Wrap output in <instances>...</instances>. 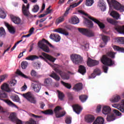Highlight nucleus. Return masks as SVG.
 Wrapping results in <instances>:
<instances>
[{
	"mask_svg": "<svg viewBox=\"0 0 124 124\" xmlns=\"http://www.w3.org/2000/svg\"><path fill=\"white\" fill-rule=\"evenodd\" d=\"M116 120V116L114 115V114H109L108 115L107 117V121L108 122H113V121H115Z\"/></svg>",
	"mask_w": 124,
	"mask_h": 124,
	"instance_id": "bb28decb",
	"label": "nucleus"
},
{
	"mask_svg": "<svg viewBox=\"0 0 124 124\" xmlns=\"http://www.w3.org/2000/svg\"><path fill=\"white\" fill-rule=\"evenodd\" d=\"M71 60L74 64H80L83 62V58L78 54L71 55Z\"/></svg>",
	"mask_w": 124,
	"mask_h": 124,
	"instance_id": "0eeeda50",
	"label": "nucleus"
},
{
	"mask_svg": "<svg viewBox=\"0 0 124 124\" xmlns=\"http://www.w3.org/2000/svg\"><path fill=\"white\" fill-rule=\"evenodd\" d=\"M102 112L104 115H107V114H109L111 112V108L108 106H105L103 107Z\"/></svg>",
	"mask_w": 124,
	"mask_h": 124,
	"instance_id": "393cba45",
	"label": "nucleus"
},
{
	"mask_svg": "<svg viewBox=\"0 0 124 124\" xmlns=\"http://www.w3.org/2000/svg\"><path fill=\"white\" fill-rule=\"evenodd\" d=\"M39 10V6L36 5L33 6V9H32L33 12H37Z\"/></svg>",
	"mask_w": 124,
	"mask_h": 124,
	"instance_id": "4d7b16f0",
	"label": "nucleus"
},
{
	"mask_svg": "<svg viewBox=\"0 0 124 124\" xmlns=\"http://www.w3.org/2000/svg\"><path fill=\"white\" fill-rule=\"evenodd\" d=\"M108 65H105V64H104V65H103L102 68H103V72L105 73H107V72L108 71Z\"/></svg>",
	"mask_w": 124,
	"mask_h": 124,
	"instance_id": "6e6d98bb",
	"label": "nucleus"
},
{
	"mask_svg": "<svg viewBox=\"0 0 124 124\" xmlns=\"http://www.w3.org/2000/svg\"><path fill=\"white\" fill-rule=\"evenodd\" d=\"M62 107L60 106H57L54 109V112L55 114V116L56 118H62V117H63V116L65 115V111H62L61 112V114L60 113V111L62 110Z\"/></svg>",
	"mask_w": 124,
	"mask_h": 124,
	"instance_id": "9d476101",
	"label": "nucleus"
},
{
	"mask_svg": "<svg viewBox=\"0 0 124 124\" xmlns=\"http://www.w3.org/2000/svg\"><path fill=\"white\" fill-rule=\"evenodd\" d=\"M78 72L84 75L86 73V67L83 65H80L78 68Z\"/></svg>",
	"mask_w": 124,
	"mask_h": 124,
	"instance_id": "2f4dec72",
	"label": "nucleus"
},
{
	"mask_svg": "<svg viewBox=\"0 0 124 124\" xmlns=\"http://www.w3.org/2000/svg\"><path fill=\"white\" fill-rule=\"evenodd\" d=\"M79 18L76 16L72 17L71 19V23L73 25H77V24H79Z\"/></svg>",
	"mask_w": 124,
	"mask_h": 124,
	"instance_id": "c756f323",
	"label": "nucleus"
},
{
	"mask_svg": "<svg viewBox=\"0 0 124 124\" xmlns=\"http://www.w3.org/2000/svg\"><path fill=\"white\" fill-rule=\"evenodd\" d=\"M85 119L88 123H93L94 121V116L92 115H88L86 116Z\"/></svg>",
	"mask_w": 124,
	"mask_h": 124,
	"instance_id": "473e14b6",
	"label": "nucleus"
},
{
	"mask_svg": "<svg viewBox=\"0 0 124 124\" xmlns=\"http://www.w3.org/2000/svg\"><path fill=\"white\" fill-rule=\"evenodd\" d=\"M98 6L100 7L102 11H105V10H106V3L104 2L102 0L99 1Z\"/></svg>",
	"mask_w": 124,
	"mask_h": 124,
	"instance_id": "6ab92c4d",
	"label": "nucleus"
},
{
	"mask_svg": "<svg viewBox=\"0 0 124 124\" xmlns=\"http://www.w3.org/2000/svg\"><path fill=\"white\" fill-rule=\"evenodd\" d=\"M93 2H94L93 0H86V4L87 6H92L93 4Z\"/></svg>",
	"mask_w": 124,
	"mask_h": 124,
	"instance_id": "864d4df0",
	"label": "nucleus"
},
{
	"mask_svg": "<svg viewBox=\"0 0 124 124\" xmlns=\"http://www.w3.org/2000/svg\"><path fill=\"white\" fill-rule=\"evenodd\" d=\"M65 123L67 124H71V117H66L65 119Z\"/></svg>",
	"mask_w": 124,
	"mask_h": 124,
	"instance_id": "052dcab7",
	"label": "nucleus"
},
{
	"mask_svg": "<svg viewBox=\"0 0 124 124\" xmlns=\"http://www.w3.org/2000/svg\"><path fill=\"white\" fill-rule=\"evenodd\" d=\"M110 15L112 16V17H113V18H114V19H116L117 20L120 18V14L115 11L111 12Z\"/></svg>",
	"mask_w": 124,
	"mask_h": 124,
	"instance_id": "e433bc0d",
	"label": "nucleus"
},
{
	"mask_svg": "<svg viewBox=\"0 0 124 124\" xmlns=\"http://www.w3.org/2000/svg\"><path fill=\"white\" fill-rule=\"evenodd\" d=\"M16 74L19 75V76H21V77H23V78H25V79H31V77L26 76L25 74L22 73L20 70H17Z\"/></svg>",
	"mask_w": 124,
	"mask_h": 124,
	"instance_id": "f704fd0d",
	"label": "nucleus"
},
{
	"mask_svg": "<svg viewBox=\"0 0 124 124\" xmlns=\"http://www.w3.org/2000/svg\"><path fill=\"white\" fill-rule=\"evenodd\" d=\"M101 111V105H98L96 108L97 113H99Z\"/></svg>",
	"mask_w": 124,
	"mask_h": 124,
	"instance_id": "338daca9",
	"label": "nucleus"
},
{
	"mask_svg": "<svg viewBox=\"0 0 124 124\" xmlns=\"http://www.w3.org/2000/svg\"><path fill=\"white\" fill-rule=\"evenodd\" d=\"M104 124V119L101 117H97L93 124Z\"/></svg>",
	"mask_w": 124,
	"mask_h": 124,
	"instance_id": "cd10ccee",
	"label": "nucleus"
},
{
	"mask_svg": "<svg viewBox=\"0 0 124 124\" xmlns=\"http://www.w3.org/2000/svg\"><path fill=\"white\" fill-rule=\"evenodd\" d=\"M73 110L77 114H80L81 111H82V107L78 105H75L73 106Z\"/></svg>",
	"mask_w": 124,
	"mask_h": 124,
	"instance_id": "412c9836",
	"label": "nucleus"
},
{
	"mask_svg": "<svg viewBox=\"0 0 124 124\" xmlns=\"http://www.w3.org/2000/svg\"><path fill=\"white\" fill-rule=\"evenodd\" d=\"M112 107L114 108H116L119 111L122 112V113H124V107L121 106V104H112Z\"/></svg>",
	"mask_w": 124,
	"mask_h": 124,
	"instance_id": "b1692460",
	"label": "nucleus"
},
{
	"mask_svg": "<svg viewBox=\"0 0 124 124\" xmlns=\"http://www.w3.org/2000/svg\"><path fill=\"white\" fill-rule=\"evenodd\" d=\"M116 52H114L113 51H108L106 53V55H104L101 58V62L103 64L105 65H108V66H112L115 64V61H113L111 59H115V57ZM108 57H109V58Z\"/></svg>",
	"mask_w": 124,
	"mask_h": 124,
	"instance_id": "f257e3e1",
	"label": "nucleus"
},
{
	"mask_svg": "<svg viewBox=\"0 0 124 124\" xmlns=\"http://www.w3.org/2000/svg\"><path fill=\"white\" fill-rule=\"evenodd\" d=\"M28 64H29V63H28V62L27 61L22 62L21 63V68H22V69H26V68L28 67Z\"/></svg>",
	"mask_w": 124,
	"mask_h": 124,
	"instance_id": "c03bdc74",
	"label": "nucleus"
},
{
	"mask_svg": "<svg viewBox=\"0 0 124 124\" xmlns=\"http://www.w3.org/2000/svg\"><path fill=\"white\" fill-rule=\"evenodd\" d=\"M1 89L2 90L0 91V98H6V97H7V94L4 93L3 91L7 93H10L11 90L9 88V85L7 83H4L1 86Z\"/></svg>",
	"mask_w": 124,
	"mask_h": 124,
	"instance_id": "7ed1b4c3",
	"label": "nucleus"
},
{
	"mask_svg": "<svg viewBox=\"0 0 124 124\" xmlns=\"http://www.w3.org/2000/svg\"><path fill=\"white\" fill-rule=\"evenodd\" d=\"M21 95L27 99L28 101H29V102L33 104H36V100H35V98L31 92H27V93L22 94Z\"/></svg>",
	"mask_w": 124,
	"mask_h": 124,
	"instance_id": "20e7f679",
	"label": "nucleus"
},
{
	"mask_svg": "<svg viewBox=\"0 0 124 124\" xmlns=\"http://www.w3.org/2000/svg\"><path fill=\"white\" fill-rule=\"evenodd\" d=\"M5 17H6V14H5L4 10L3 9L0 8V18L5 19Z\"/></svg>",
	"mask_w": 124,
	"mask_h": 124,
	"instance_id": "ea45409f",
	"label": "nucleus"
},
{
	"mask_svg": "<svg viewBox=\"0 0 124 124\" xmlns=\"http://www.w3.org/2000/svg\"><path fill=\"white\" fill-rule=\"evenodd\" d=\"M61 84H62L65 87V88H67V89H68L70 90V89H71V85L68 83L64 82L63 81H61Z\"/></svg>",
	"mask_w": 124,
	"mask_h": 124,
	"instance_id": "8fccbe9b",
	"label": "nucleus"
},
{
	"mask_svg": "<svg viewBox=\"0 0 124 124\" xmlns=\"http://www.w3.org/2000/svg\"><path fill=\"white\" fill-rule=\"evenodd\" d=\"M42 113L45 115H53V114H54V111H53V110L49 109L45 111H43Z\"/></svg>",
	"mask_w": 124,
	"mask_h": 124,
	"instance_id": "a19ab883",
	"label": "nucleus"
},
{
	"mask_svg": "<svg viewBox=\"0 0 124 124\" xmlns=\"http://www.w3.org/2000/svg\"><path fill=\"white\" fill-rule=\"evenodd\" d=\"M88 18L90 20L93 21V22H94V23H95V24H97L98 26H99L100 29H101V30H103V29L105 28V25L99 21V20H97V19L94 18L92 16H88Z\"/></svg>",
	"mask_w": 124,
	"mask_h": 124,
	"instance_id": "ddd939ff",
	"label": "nucleus"
},
{
	"mask_svg": "<svg viewBox=\"0 0 124 124\" xmlns=\"http://www.w3.org/2000/svg\"><path fill=\"white\" fill-rule=\"evenodd\" d=\"M10 17L12 22H13L14 24L16 25H20V24H21V19H20L19 17L12 15L10 16Z\"/></svg>",
	"mask_w": 124,
	"mask_h": 124,
	"instance_id": "2eb2a0df",
	"label": "nucleus"
},
{
	"mask_svg": "<svg viewBox=\"0 0 124 124\" xmlns=\"http://www.w3.org/2000/svg\"><path fill=\"white\" fill-rule=\"evenodd\" d=\"M33 89L35 93H38L41 89V86L38 84H34Z\"/></svg>",
	"mask_w": 124,
	"mask_h": 124,
	"instance_id": "4c0bfd02",
	"label": "nucleus"
},
{
	"mask_svg": "<svg viewBox=\"0 0 124 124\" xmlns=\"http://www.w3.org/2000/svg\"><path fill=\"white\" fill-rule=\"evenodd\" d=\"M38 57L39 58H40L41 60H43V61L46 62H48V61L51 62H55V61L56 60L55 58L53 57L52 56L45 52H42V55H40Z\"/></svg>",
	"mask_w": 124,
	"mask_h": 124,
	"instance_id": "39448f33",
	"label": "nucleus"
},
{
	"mask_svg": "<svg viewBox=\"0 0 124 124\" xmlns=\"http://www.w3.org/2000/svg\"><path fill=\"white\" fill-rule=\"evenodd\" d=\"M31 76L32 77H36V71L34 70H32L31 72Z\"/></svg>",
	"mask_w": 124,
	"mask_h": 124,
	"instance_id": "0e129e2a",
	"label": "nucleus"
},
{
	"mask_svg": "<svg viewBox=\"0 0 124 124\" xmlns=\"http://www.w3.org/2000/svg\"><path fill=\"white\" fill-rule=\"evenodd\" d=\"M111 3L113 6V8L116 10H120V12H124V6L122 5L121 3H119L116 0H111Z\"/></svg>",
	"mask_w": 124,
	"mask_h": 124,
	"instance_id": "1a4fd4ad",
	"label": "nucleus"
},
{
	"mask_svg": "<svg viewBox=\"0 0 124 124\" xmlns=\"http://www.w3.org/2000/svg\"><path fill=\"white\" fill-rule=\"evenodd\" d=\"M87 65L90 67H93V66H95L97 65L99 62L96 60H93L92 58L89 57L87 60Z\"/></svg>",
	"mask_w": 124,
	"mask_h": 124,
	"instance_id": "f8f14e48",
	"label": "nucleus"
},
{
	"mask_svg": "<svg viewBox=\"0 0 124 124\" xmlns=\"http://www.w3.org/2000/svg\"><path fill=\"white\" fill-rule=\"evenodd\" d=\"M11 99H12L13 101H16V102H19V101H20V98L18 95L12 96L11 97Z\"/></svg>",
	"mask_w": 124,
	"mask_h": 124,
	"instance_id": "09e8293b",
	"label": "nucleus"
},
{
	"mask_svg": "<svg viewBox=\"0 0 124 124\" xmlns=\"http://www.w3.org/2000/svg\"><path fill=\"white\" fill-rule=\"evenodd\" d=\"M64 21V17L63 16H61L59 17L55 22L56 25H59L60 23H62Z\"/></svg>",
	"mask_w": 124,
	"mask_h": 124,
	"instance_id": "37998d69",
	"label": "nucleus"
},
{
	"mask_svg": "<svg viewBox=\"0 0 124 124\" xmlns=\"http://www.w3.org/2000/svg\"><path fill=\"white\" fill-rule=\"evenodd\" d=\"M5 26H6L9 32H10V33H12V34H14V33L16 32V30H15V28H14V27H13L10 26L9 24H8V23H5Z\"/></svg>",
	"mask_w": 124,
	"mask_h": 124,
	"instance_id": "aec40b11",
	"label": "nucleus"
},
{
	"mask_svg": "<svg viewBox=\"0 0 124 124\" xmlns=\"http://www.w3.org/2000/svg\"><path fill=\"white\" fill-rule=\"evenodd\" d=\"M121 100V96L120 95H114L111 98L109 99V101L111 103H116L119 102V101Z\"/></svg>",
	"mask_w": 124,
	"mask_h": 124,
	"instance_id": "a211bd4d",
	"label": "nucleus"
},
{
	"mask_svg": "<svg viewBox=\"0 0 124 124\" xmlns=\"http://www.w3.org/2000/svg\"><path fill=\"white\" fill-rule=\"evenodd\" d=\"M114 29L115 31H117L119 33L124 34V26H116L114 27Z\"/></svg>",
	"mask_w": 124,
	"mask_h": 124,
	"instance_id": "5701e85b",
	"label": "nucleus"
},
{
	"mask_svg": "<svg viewBox=\"0 0 124 124\" xmlns=\"http://www.w3.org/2000/svg\"><path fill=\"white\" fill-rule=\"evenodd\" d=\"M113 112L114 113V114H115L116 116H121V115H122V113L117 109H114Z\"/></svg>",
	"mask_w": 124,
	"mask_h": 124,
	"instance_id": "680f3d73",
	"label": "nucleus"
},
{
	"mask_svg": "<svg viewBox=\"0 0 124 124\" xmlns=\"http://www.w3.org/2000/svg\"><path fill=\"white\" fill-rule=\"evenodd\" d=\"M5 78H6V75L1 76L0 78V83L4 81Z\"/></svg>",
	"mask_w": 124,
	"mask_h": 124,
	"instance_id": "774afa93",
	"label": "nucleus"
},
{
	"mask_svg": "<svg viewBox=\"0 0 124 124\" xmlns=\"http://www.w3.org/2000/svg\"><path fill=\"white\" fill-rule=\"evenodd\" d=\"M9 119L11 121V122H13V123H16V124H23L22 121L18 119L16 116V114L14 112H12L10 114Z\"/></svg>",
	"mask_w": 124,
	"mask_h": 124,
	"instance_id": "9b49d317",
	"label": "nucleus"
},
{
	"mask_svg": "<svg viewBox=\"0 0 124 124\" xmlns=\"http://www.w3.org/2000/svg\"><path fill=\"white\" fill-rule=\"evenodd\" d=\"M107 21L108 23L111 24V25H116L117 23H118L117 21H115L110 17L107 18Z\"/></svg>",
	"mask_w": 124,
	"mask_h": 124,
	"instance_id": "79ce46f5",
	"label": "nucleus"
},
{
	"mask_svg": "<svg viewBox=\"0 0 124 124\" xmlns=\"http://www.w3.org/2000/svg\"><path fill=\"white\" fill-rule=\"evenodd\" d=\"M50 39L54 40L56 42H59L61 41V36L58 34H51L49 36Z\"/></svg>",
	"mask_w": 124,
	"mask_h": 124,
	"instance_id": "dca6fc26",
	"label": "nucleus"
},
{
	"mask_svg": "<svg viewBox=\"0 0 124 124\" xmlns=\"http://www.w3.org/2000/svg\"><path fill=\"white\" fill-rule=\"evenodd\" d=\"M113 48L115 51H118V52H121L122 53H124V47H121L117 46H113Z\"/></svg>",
	"mask_w": 124,
	"mask_h": 124,
	"instance_id": "58836bf2",
	"label": "nucleus"
},
{
	"mask_svg": "<svg viewBox=\"0 0 124 124\" xmlns=\"http://www.w3.org/2000/svg\"><path fill=\"white\" fill-rule=\"evenodd\" d=\"M50 77L54 79L55 81H60L61 80V78L59 75H58L55 72L53 71L51 74L49 75Z\"/></svg>",
	"mask_w": 124,
	"mask_h": 124,
	"instance_id": "a878e982",
	"label": "nucleus"
},
{
	"mask_svg": "<svg viewBox=\"0 0 124 124\" xmlns=\"http://www.w3.org/2000/svg\"><path fill=\"white\" fill-rule=\"evenodd\" d=\"M52 78H47L45 79L44 82V85L45 87H49L52 84Z\"/></svg>",
	"mask_w": 124,
	"mask_h": 124,
	"instance_id": "c85d7f7f",
	"label": "nucleus"
},
{
	"mask_svg": "<svg viewBox=\"0 0 124 124\" xmlns=\"http://www.w3.org/2000/svg\"><path fill=\"white\" fill-rule=\"evenodd\" d=\"M29 8H30V4H28L26 7L24 4L22 6V13L26 17H29V15H30Z\"/></svg>",
	"mask_w": 124,
	"mask_h": 124,
	"instance_id": "4468645a",
	"label": "nucleus"
},
{
	"mask_svg": "<svg viewBox=\"0 0 124 124\" xmlns=\"http://www.w3.org/2000/svg\"><path fill=\"white\" fill-rule=\"evenodd\" d=\"M22 41H23V40H21L20 41H17L16 43L14 46L11 48V51H13V50H14V49L16 48L17 45L19 44L20 42H22Z\"/></svg>",
	"mask_w": 124,
	"mask_h": 124,
	"instance_id": "bf43d9fd",
	"label": "nucleus"
},
{
	"mask_svg": "<svg viewBox=\"0 0 124 124\" xmlns=\"http://www.w3.org/2000/svg\"><path fill=\"white\" fill-rule=\"evenodd\" d=\"M39 57L36 55H30L26 58L28 61H34V60H38Z\"/></svg>",
	"mask_w": 124,
	"mask_h": 124,
	"instance_id": "c9c22d12",
	"label": "nucleus"
},
{
	"mask_svg": "<svg viewBox=\"0 0 124 124\" xmlns=\"http://www.w3.org/2000/svg\"><path fill=\"white\" fill-rule=\"evenodd\" d=\"M83 87V85L82 84V83H77V84H76L73 89L74 90H75V91H77V92H78L79 91H81V90H82V88Z\"/></svg>",
	"mask_w": 124,
	"mask_h": 124,
	"instance_id": "7c9ffc66",
	"label": "nucleus"
},
{
	"mask_svg": "<svg viewBox=\"0 0 124 124\" xmlns=\"http://www.w3.org/2000/svg\"><path fill=\"white\" fill-rule=\"evenodd\" d=\"M78 30L81 34L86 35V36L88 37H93V36H94V33L91 30H88L86 28H78Z\"/></svg>",
	"mask_w": 124,
	"mask_h": 124,
	"instance_id": "423d86ee",
	"label": "nucleus"
},
{
	"mask_svg": "<svg viewBox=\"0 0 124 124\" xmlns=\"http://www.w3.org/2000/svg\"><path fill=\"white\" fill-rule=\"evenodd\" d=\"M4 101L8 104V105H9V106H14V107L17 108V106L16 105H15L14 103H13L11 101L9 100H4Z\"/></svg>",
	"mask_w": 124,
	"mask_h": 124,
	"instance_id": "49530a36",
	"label": "nucleus"
},
{
	"mask_svg": "<svg viewBox=\"0 0 124 124\" xmlns=\"http://www.w3.org/2000/svg\"><path fill=\"white\" fill-rule=\"evenodd\" d=\"M54 71L56 73H58V74L60 75L61 78H62L63 80H69V78H70L69 74L63 72L62 71L58 69V68H55Z\"/></svg>",
	"mask_w": 124,
	"mask_h": 124,
	"instance_id": "6e6552de",
	"label": "nucleus"
},
{
	"mask_svg": "<svg viewBox=\"0 0 124 124\" xmlns=\"http://www.w3.org/2000/svg\"><path fill=\"white\" fill-rule=\"evenodd\" d=\"M44 43L47 44V45H48V46H49V47L51 48H54V46L45 39H43L42 41H39L38 44V46L44 52H46V53L50 52V49L49 48V47H48V46L45 45Z\"/></svg>",
	"mask_w": 124,
	"mask_h": 124,
	"instance_id": "f03ea898",
	"label": "nucleus"
},
{
	"mask_svg": "<svg viewBox=\"0 0 124 124\" xmlns=\"http://www.w3.org/2000/svg\"><path fill=\"white\" fill-rule=\"evenodd\" d=\"M54 31H55V32H58V33H61L62 34H63V35H65L66 36H67V35H69V33L67 32L66 30L62 29V28L55 29L54 30Z\"/></svg>",
	"mask_w": 124,
	"mask_h": 124,
	"instance_id": "f3484780",
	"label": "nucleus"
},
{
	"mask_svg": "<svg viewBox=\"0 0 124 124\" xmlns=\"http://www.w3.org/2000/svg\"><path fill=\"white\" fill-rule=\"evenodd\" d=\"M16 83H17V81L15 79H13L10 82V84L11 86H15Z\"/></svg>",
	"mask_w": 124,
	"mask_h": 124,
	"instance_id": "e2e57ef3",
	"label": "nucleus"
},
{
	"mask_svg": "<svg viewBox=\"0 0 124 124\" xmlns=\"http://www.w3.org/2000/svg\"><path fill=\"white\" fill-rule=\"evenodd\" d=\"M79 98L81 102H85L88 99V97L86 95H81L79 96Z\"/></svg>",
	"mask_w": 124,
	"mask_h": 124,
	"instance_id": "de8ad7c7",
	"label": "nucleus"
},
{
	"mask_svg": "<svg viewBox=\"0 0 124 124\" xmlns=\"http://www.w3.org/2000/svg\"><path fill=\"white\" fill-rule=\"evenodd\" d=\"M100 74H101V71L98 68L95 69L93 73L91 74V78H95L96 75L99 76Z\"/></svg>",
	"mask_w": 124,
	"mask_h": 124,
	"instance_id": "4be33fe9",
	"label": "nucleus"
},
{
	"mask_svg": "<svg viewBox=\"0 0 124 124\" xmlns=\"http://www.w3.org/2000/svg\"><path fill=\"white\" fill-rule=\"evenodd\" d=\"M30 116H31V117H32L33 118H42V116H41L35 115V114H34L32 113H30Z\"/></svg>",
	"mask_w": 124,
	"mask_h": 124,
	"instance_id": "69168bd1",
	"label": "nucleus"
},
{
	"mask_svg": "<svg viewBox=\"0 0 124 124\" xmlns=\"http://www.w3.org/2000/svg\"><path fill=\"white\" fill-rule=\"evenodd\" d=\"M58 97L60 100H63V98H64V94H63L62 92L58 91Z\"/></svg>",
	"mask_w": 124,
	"mask_h": 124,
	"instance_id": "603ef678",
	"label": "nucleus"
},
{
	"mask_svg": "<svg viewBox=\"0 0 124 124\" xmlns=\"http://www.w3.org/2000/svg\"><path fill=\"white\" fill-rule=\"evenodd\" d=\"M103 41L106 44L108 42V36L104 35L102 37Z\"/></svg>",
	"mask_w": 124,
	"mask_h": 124,
	"instance_id": "13d9d810",
	"label": "nucleus"
},
{
	"mask_svg": "<svg viewBox=\"0 0 124 124\" xmlns=\"http://www.w3.org/2000/svg\"><path fill=\"white\" fill-rule=\"evenodd\" d=\"M0 37H4L5 36V30L3 27L0 28Z\"/></svg>",
	"mask_w": 124,
	"mask_h": 124,
	"instance_id": "a18cd8bd",
	"label": "nucleus"
},
{
	"mask_svg": "<svg viewBox=\"0 0 124 124\" xmlns=\"http://www.w3.org/2000/svg\"><path fill=\"white\" fill-rule=\"evenodd\" d=\"M117 41L118 43H119V44H124V37H118L117 39Z\"/></svg>",
	"mask_w": 124,
	"mask_h": 124,
	"instance_id": "3c124183",
	"label": "nucleus"
},
{
	"mask_svg": "<svg viewBox=\"0 0 124 124\" xmlns=\"http://www.w3.org/2000/svg\"><path fill=\"white\" fill-rule=\"evenodd\" d=\"M86 26L88 27V28H89L90 29L93 28V22L87 18H86V20L85 22Z\"/></svg>",
	"mask_w": 124,
	"mask_h": 124,
	"instance_id": "72a5a7b5",
	"label": "nucleus"
},
{
	"mask_svg": "<svg viewBox=\"0 0 124 124\" xmlns=\"http://www.w3.org/2000/svg\"><path fill=\"white\" fill-rule=\"evenodd\" d=\"M26 124H36V122L32 118H31L28 122H26Z\"/></svg>",
	"mask_w": 124,
	"mask_h": 124,
	"instance_id": "5fc2aeb1",
	"label": "nucleus"
}]
</instances>
